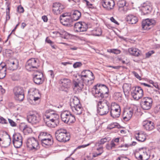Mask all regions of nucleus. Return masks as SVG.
Returning <instances> with one entry per match:
<instances>
[{"mask_svg": "<svg viewBox=\"0 0 160 160\" xmlns=\"http://www.w3.org/2000/svg\"><path fill=\"white\" fill-rule=\"evenodd\" d=\"M126 2L125 0H119L118 3V10L121 12L124 11Z\"/></svg>", "mask_w": 160, "mask_h": 160, "instance_id": "nucleus-39", "label": "nucleus"}, {"mask_svg": "<svg viewBox=\"0 0 160 160\" xmlns=\"http://www.w3.org/2000/svg\"><path fill=\"white\" fill-rule=\"evenodd\" d=\"M13 92L16 100H24V90L22 87L19 86H16L13 89Z\"/></svg>", "mask_w": 160, "mask_h": 160, "instance_id": "nucleus-10", "label": "nucleus"}, {"mask_svg": "<svg viewBox=\"0 0 160 160\" xmlns=\"http://www.w3.org/2000/svg\"><path fill=\"white\" fill-rule=\"evenodd\" d=\"M11 139L10 136L8 135V138L6 139L3 140L2 142H0V144L2 147L7 148L11 143Z\"/></svg>", "mask_w": 160, "mask_h": 160, "instance_id": "nucleus-38", "label": "nucleus"}, {"mask_svg": "<svg viewBox=\"0 0 160 160\" xmlns=\"http://www.w3.org/2000/svg\"><path fill=\"white\" fill-rule=\"evenodd\" d=\"M39 59L37 58H31V66L32 68H38L40 66Z\"/></svg>", "mask_w": 160, "mask_h": 160, "instance_id": "nucleus-35", "label": "nucleus"}, {"mask_svg": "<svg viewBox=\"0 0 160 160\" xmlns=\"http://www.w3.org/2000/svg\"><path fill=\"white\" fill-rule=\"evenodd\" d=\"M96 149V151L92 153V157L96 158L101 155L103 152V147L102 146H99Z\"/></svg>", "mask_w": 160, "mask_h": 160, "instance_id": "nucleus-36", "label": "nucleus"}, {"mask_svg": "<svg viewBox=\"0 0 160 160\" xmlns=\"http://www.w3.org/2000/svg\"><path fill=\"white\" fill-rule=\"evenodd\" d=\"M62 120L63 122L68 124L74 123L76 121L75 116L68 111H64L61 114Z\"/></svg>", "mask_w": 160, "mask_h": 160, "instance_id": "nucleus-8", "label": "nucleus"}, {"mask_svg": "<svg viewBox=\"0 0 160 160\" xmlns=\"http://www.w3.org/2000/svg\"><path fill=\"white\" fill-rule=\"evenodd\" d=\"M121 109L119 105L115 102H112L111 104L110 115L113 118H118L120 115Z\"/></svg>", "mask_w": 160, "mask_h": 160, "instance_id": "nucleus-9", "label": "nucleus"}, {"mask_svg": "<svg viewBox=\"0 0 160 160\" xmlns=\"http://www.w3.org/2000/svg\"><path fill=\"white\" fill-rule=\"evenodd\" d=\"M32 97L33 98V100H38L39 99H41V96L39 92V91L36 89L33 90L32 92Z\"/></svg>", "mask_w": 160, "mask_h": 160, "instance_id": "nucleus-43", "label": "nucleus"}, {"mask_svg": "<svg viewBox=\"0 0 160 160\" xmlns=\"http://www.w3.org/2000/svg\"><path fill=\"white\" fill-rule=\"evenodd\" d=\"M69 104L73 112L77 115L81 114L83 111L80 101H70Z\"/></svg>", "mask_w": 160, "mask_h": 160, "instance_id": "nucleus-7", "label": "nucleus"}, {"mask_svg": "<svg viewBox=\"0 0 160 160\" xmlns=\"http://www.w3.org/2000/svg\"><path fill=\"white\" fill-rule=\"evenodd\" d=\"M46 121V124L48 127L50 128H54L57 126V123L58 121L51 120L48 119H45Z\"/></svg>", "mask_w": 160, "mask_h": 160, "instance_id": "nucleus-41", "label": "nucleus"}, {"mask_svg": "<svg viewBox=\"0 0 160 160\" xmlns=\"http://www.w3.org/2000/svg\"><path fill=\"white\" fill-rule=\"evenodd\" d=\"M45 41L47 42L50 44L52 48L53 49H56L55 45L53 44V42L51 40H50L48 37L46 38Z\"/></svg>", "mask_w": 160, "mask_h": 160, "instance_id": "nucleus-51", "label": "nucleus"}, {"mask_svg": "<svg viewBox=\"0 0 160 160\" xmlns=\"http://www.w3.org/2000/svg\"><path fill=\"white\" fill-rule=\"evenodd\" d=\"M110 20L112 22L114 23L115 24L118 25L119 23L118 22L113 18V17H112L110 18Z\"/></svg>", "mask_w": 160, "mask_h": 160, "instance_id": "nucleus-63", "label": "nucleus"}, {"mask_svg": "<svg viewBox=\"0 0 160 160\" xmlns=\"http://www.w3.org/2000/svg\"><path fill=\"white\" fill-rule=\"evenodd\" d=\"M92 93L95 97L106 99L109 96L108 88L104 84H97L92 88Z\"/></svg>", "mask_w": 160, "mask_h": 160, "instance_id": "nucleus-1", "label": "nucleus"}, {"mask_svg": "<svg viewBox=\"0 0 160 160\" xmlns=\"http://www.w3.org/2000/svg\"><path fill=\"white\" fill-rule=\"evenodd\" d=\"M0 123L2 124H7L8 122L6 119L3 117L0 116Z\"/></svg>", "mask_w": 160, "mask_h": 160, "instance_id": "nucleus-55", "label": "nucleus"}, {"mask_svg": "<svg viewBox=\"0 0 160 160\" xmlns=\"http://www.w3.org/2000/svg\"><path fill=\"white\" fill-rule=\"evenodd\" d=\"M126 19L129 23L131 24H136L138 21L137 17L132 14L129 15L127 16Z\"/></svg>", "mask_w": 160, "mask_h": 160, "instance_id": "nucleus-32", "label": "nucleus"}, {"mask_svg": "<svg viewBox=\"0 0 160 160\" xmlns=\"http://www.w3.org/2000/svg\"><path fill=\"white\" fill-rule=\"evenodd\" d=\"M135 136L136 139L139 142H144L146 139L147 135L143 131H140L136 132Z\"/></svg>", "mask_w": 160, "mask_h": 160, "instance_id": "nucleus-25", "label": "nucleus"}, {"mask_svg": "<svg viewBox=\"0 0 160 160\" xmlns=\"http://www.w3.org/2000/svg\"><path fill=\"white\" fill-rule=\"evenodd\" d=\"M83 83L81 81L74 82L73 86L74 91L76 93L81 92L83 88Z\"/></svg>", "mask_w": 160, "mask_h": 160, "instance_id": "nucleus-23", "label": "nucleus"}, {"mask_svg": "<svg viewBox=\"0 0 160 160\" xmlns=\"http://www.w3.org/2000/svg\"><path fill=\"white\" fill-rule=\"evenodd\" d=\"M108 138H102L98 142L96 143L95 145L96 147L101 146V145L104 144L108 141Z\"/></svg>", "mask_w": 160, "mask_h": 160, "instance_id": "nucleus-47", "label": "nucleus"}, {"mask_svg": "<svg viewBox=\"0 0 160 160\" xmlns=\"http://www.w3.org/2000/svg\"><path fill=\"white\" fill-rule=\"evenodd\" d=\"M117 144L111 141L110 143L107 144L106 146V148L108 150H111L115 148Z\"/></svg>", "mask_w": 160, "mask_h": 160, "instance_id": "nucleus-46", "label": "nucleus"}, {"mask_svg": "<svg viewBox=\"0 0 160 160\" xmlns=\"http://www.w3.org/2000/svg\"><path fill=\"white\" fill-rule=\"evenodd\" d=\"M53 33L56 35V36L61 37L64 39H68L69 36V34L63 30H61L59 32L55 31L53 32Z\"/></svg>", "mask_w": 160, "mask_h": 160, "instance_id": "nucleus-33", "label": "nucleus"}, {"mask_svg": "<svg viewBox=\"0 0 160 160\" xmlns=\"http://www.w3.org/2000/svg\"><path fill=\"white\" fill-rule=\"evenodd\" d=\"M128 52L131 55L135 57H138L141 53V52L137 48L131 47L128 49Z\"/></svg>", "mask_w": 160, "mask_h": 160, "instance_id": "nucleus-28", "label": "nucleus"}, {"mask_svg": "<svg viewBox=\"0 0 160 160\" xmlns=\"http://www.w3.org/2000/svg\"><path fill=\"white\" fill-rule=\"evenodd\" d=\"M88 28L87 24L83 22H79L75 23L74 25V30L76 32H81L86 31Z\"/></svg>", "mask_w": 160, "mask_h": 160, "instance_id": "nucleus-16", "label": "nucleus"}, {"mask_svg": "<svg viewBox=\"0 0 160 160\" xmlns=\"http://www.w3.org/2000/svg\"><path fill=\"white\" fill-rule=\"evenodd\" d=\"M154 111L156 112H158L160 111V105L157 106L154 108Z\"/></svg>", "mask_w": 160, "mask_h": 160, "instance_id": "nucleus-61", "label": "nucleus"}, {"mask_svg": "<svg viewBox=\"0 0 160 160\" xmlns=\"http://www.w3.org/2000/svg\"><path fill=\"white\" fill-rule=\"evenodd\" d=\"M114 97L115 100H121L122 99V95L121 93L116 92L114 94Z\"/></svg>", "mask_w": 160, "mask_h": 160, "instance_id": "nucleus-49", "label": "nucleus"}, {"mask_svg": "<svg viewBox=\"0 0 160 160\" xmlns=\"http://www.w3.org/2000/svg\"><path fill=\"white\" fill-rule=\"evenodd\" d=\"M152 5L151 3L146 2L142 3L141 6V10L143 15L149 13L152 10Z\"/></svg>", "mask_w": 160, "mask_h": 160, "instance_id": "nucleus-17", "label": "nucleus"}, {"mask_svg": "<svg viewBox=\"0 0 160 160\" xmlns=\"http://www.w3.org/2000/svg\"><path fill=\"white\" fill-rule=\"evenodd\" d=\"M124 111L123 114V119L125 121H128L132 118L133 114H138L140 112V109L135 105H131L130 106L124 105Z\"/></svg>", "mask_w": 160, "mask_h": 160, "instance_id": "nucleus-2", "label": "nucleus"}, {"mask_svg": "<svg viewBox=\"0 0 160 160\" xmlns=\"http://www.w3.org/2000/svg\"><path fill=\"white\" fill-rule=\"evenodd\" d=\"M42 145L44 147H49L53 143V139L52 136L41 142Z\"/></svg>", "mask_w": 160, "mask_h": 160, "instance_id": "nucleus-34", "label": "nucleus"}, {"mask_svg": "<svg viewBox=\"0 0 160 160\" xmlns=\"http://www.w3.org/2000/svg\"><path fill=\"white\" fill-rule=\"evenodd\" d=\"M31 142L32 147H31V150L32 152L36 151L38 148V141L35 139L34 137H31Z\"/></svg>", "mask_w": 160, "mask_h": 160, "instance_id": "nucleus-30", "label": "nucleus"}, {"mask_svg": "<svg viewBox=\"0 0 160 160\" xmlns=\"http://www.w3.org/2000/svg\"><path fill=\"white\" fill-rule=\"evenodd\" d=\"M52 136L51 134L45 132H41L38 136V138L41 141V142L50 138Z\"/></svg>", "mask_w": 160, "mask_h": 160, "instance_id": "nucleus-37", "label": "nucleus"}, {"mask_svg": "<svg viewBox=\"0 0 160 160\" xmlns=\"http://www.w3.org/2000/svg\"><path fill=\"white\" fill-rule=\"evenodd\" d=\"M102 4L104 8L110 10L113 8L115 2L114 0H102Z\"/></svg>", "mask_w": 160, "mask_h": 160, "instance_id": "nucleus-22", "label": "nucleus"}, {"mask_svg": "<svg viewBox=\"0 0 160 160\" xmlns=\"http://www.w3.org/2000/svg\"><path fill=\"white\" fill-rule=\"evenodd\" d=\"M24 9L23 7L19 5L17 8V11L19 13H22L24 12Z\"/></svg>", "mask_w": 160, "mask_h": 160, "instance_id": "nucleus-56", "label": "nucleus"}, {"mask_svg": "<svg viewBox=\"0 0 160 160\" xmlns=\"http://www.w3.org/2000/svg\"><path fill=\"white\" fill-rule=\"evenodd\" d=\"M102 34L101 29L100 28H98L95 30H93L91 31L90 34L91 35L95 36H100Z\"/></svg>", "mask_w": 160, "mask_h": 160, "instance_id": "nucleus-45", "label": "nucleus"}, {"mask_svg": "<svg viewBox=\"0 0 160 160\" xmlns=\"http://www.w3.org/2000/svg\"><path fill=\"white\" fill-rule=\"evenodd\" d=\"M118 124L117 123H113L109 124L108 126V128L110 129L116 128L118 127Z\"/></svg>", "mask_w": 160, "mask_h": 160, "instance_id": "nucleus-50", "label": "nucleus"}, {"mask_svg": "<svg viewBox=\"0 0 160 160\" xmlns=\"http://www.w3.org/2000/svg\"><path fill=\"white\" fill-rule=\"evenodd\" d=\"M132 95L134 99L138 100L143 96V89L139 86H136L133 93H132Z\"/></svg>", "mask_w": 160, "mask_h": 160, "instance_id": "nucleus-18", "label": "nucleus"}, {"mask_svg": "<svg viewBox=\"0 0 160 160\" xmlns=\"http://www.w3.org/2000/svg\"><path fill=\"white\" fill-rule=\"evenodd\" d=\"M155 21L153 19H146L142 22V28L144 30H149L156 24Z\"/></svg>", "mask_w": 160, "mask_h": 160, "instance_id": "nucleus-14", "label": "nucleus"}, {"mask_svg": "<svg viewBox=\"0 0 160 160\" xmlns=\"http://www.w3.org/2000/svg\"><path fill=\"white\" fill-rule=\"evenodd\" d=\"M30 61V59H29L27 61L25 65V68L26 70L28 72H30V62H29Z\"/></svg>", "mask_w": 160, "mask_h": 160, "instance_id": "nucleus-52", "label": "nucleus"}, {"mask_svg": "<svg viewBox=\"0 0 160 160\" xmlns=\"http://www.w3.org/2000/svg\"><path fill=\"white\" fill-rule=\"evenodd\" d=\"M117 160H130L129 159L126 157H121L118 158Z\"/></svg>", "mask_w": 160, "mask_h": 160, "instance_id": "nucleus-64", "label": "nucleus"}, {"mask_svg": "<svg viewBox=\"0 0 160 160\" xmlns=\"http://www.w3.org/2000/svg\"><path fill=\"white\" fill-rule=\"evenodd\" d=\"M131 85L129 84L125 83L123 86V92L127 94L129 93L131 90Z\"/></svg>", "mask_w": 160, "mask_h": 160, "instance_id": "nucleus-44", "label": "nucleus"}, {"mask_svg": "<svg viewBox=\"0 0 160 160\" xmlns=\"http://www.w3.org/2000/svg\"><path fill=\"white\" fill-rule=\"evenodd\" d=\"M90 144H91V143H89L87 144L83 145H82L79 146L77 148V149H80L81 148H85L88 146H89Z\"/></svg>", "mask_w": 160, "mask_h": 160, "instance_id": "nucleus-60", "label": "nucleus"}, {"mask_svg": "<svg viewBox=\"0 0 160 160\" xmlns=\"http://www.w3.org/2000/svg\"><path fill=\"white\" fill-rule=\"evenodd\" d=\"M106 67L108 68H112L114 69H119L121 67V66H112L110 65H107L106 66Z\"/></svg>", "mask_w": 160, "mask_h": 160, "instance_id": "nucleus-58", "label": "nucleus"}, {"mask_svg": "<svg viewBox=\"0 0 160 160\" xmlns=\"http://www.w3.org/2000/svg\"><path fill=\"white\" fill-rule=\"evenodd\" d=\"M33 80L35 83L37 84H42L44 81L43 73L40 72H37L33 75Z\"/></svg>", "mask_w": 160, "mask_h": 160, "instance_id": "nucleus-21", "label": "nucleus"}, {"mask_svg": "<svg viewBox=\"0 0 160 160\" xmlns=\"http://www.w3.org/2000/svg\"><path fill=\"white\" fill-rule=\"evenodd\" d=\"M31 114V123L32 124H35L38 123L40 120V116L39 114L36 112Z\"/></svg>", "mask_w": 160, "mask_h": 160, "instance_id": "nucleus-27", "label": "nucleus"}, {"mask_svg": "<svg viewBox=\"0 0 160 160\" xmlns=\"http://www.w3.org/2000/svg\"><path fill=\"white\" fill-rule=\"evenodd\" d=\"M56 139L61 142H66L70 139V136L67 130L64 128H60L55 133Z\"/></svg>", "mask_w": 160, "mask_h": 160, "instance_id": "nucleus-4", "label": "nucleus"}, {"mask_svg": "<svg viewBox=\"0 0 160 160\" xmlns=\"http://www.w3.org/2000/svg\"><path fill=\"white\" fill-rule=\"evenodd\" d=\"M5 63L2 62L0 63V79H2L6 76L7 69Z\"/></svg>", "mask_w": 160, "mask_h": 160, "instance_id": "nucleus-26", "label": "nucleus"}, {"mask_svg": "<svg viewBox=\"0 0 160 160\" xmlns=\"http://www.w3.org/2000/svg\"><path fill=\"white\" fill-rule=\"evenodd\" d=\"M7 8L6 9V21L10 19V3L8 2H6L5 3Z\"/></svg>", "mask_w": 160, "mask_h": 160, "instance_id": "nucleus-42", "label": "nucleus"}, {"mask_svg": "<svg viewBox=\"0 0 160 160\" xmlns=\"http://www.w3.org/2000/svg\"><path fill=\"white\" fill-rule=\"evenodd\" d=\"M19 128L21 130H22L24 135L29 134L30 133V128L25 123H21L19 126Z\"/></svg>", "mask_w": 160, "mask_h": 160, "instance_id": "nucleus-29", "label": "nucleus"}, {"mask_svg": "<svg viewBox=\"0 0 160 160\" xmlns=\"http://www.w3.org/2000/svg\"><path fill=\"white\" fill-rule=\"evenodd\" d=\"M72 20L73 21H77L78 20L81 16V13L78 10H75L73 13V14L71 15Z\"/></svg>", "mask_w": 160, "mask_h": 160, "instance_id": "nucleus-40", "label": "nucleus"}, {"mask_svg": "<svg viewBox=\"0 0 160 160\" xmlns=\"http://www.w3.org/2000/svg\"><path fill=\"white\" fill-rule=\"evenodd\" d=\"M134 156L138 160H149L151 157L149 152L143 148H141L135 150Z\"/></svg>", "mask_w": 160, "mask_h": 160, "instance_id": "nucleus-6", "label": "nucleus"}, {"mask_svg": "<svg viewBox=\"0 0 160 160\" xmlns=\"http://www.w3.org/2000/svg\"><path fill=\"white\" fill-rule=\"evenodd\" d=\"M44 118V119L58 121L59 116L55 111L49 109L46 111Z\"/></svg>", "mask_w": 160, "mask_h": 160, "instance_id": "nucleus-13", "label": "nucleus"}, {"mask_svg": "<svg viewBox=\"0 0 160 160\" xmlns=\"http://www.w3.org/2000/svg\"><path fill=\"white\" fill-rule=\"evenodd\" d=\"M22 135L19 133H15L12 136V143L14 147L16 148L21 147L22 144Z\"/></svg>", "mask_w": 160, "mask_h": 160, "instance_id": "nucleus-12", "label": "nucleus"}, {"mask_svg": "<svg viewBox=\"0 0 160 160\" xmlns=\"http://www.w3.org/2000/svg\"><path fill=\"white\" fill-rule=\"evenodd\" d=\"M82 81L86 85H90L93 82L95 77L92 72L89 70L82 71L79 75Z\"/></svg>", "mask_w": 160, "mask_h": 160, "instance_id": "nucleus-3", "label": "nucleus"}, {"mask_svg": "<svg viewBox=\"0 0 160 160\" xmlns=\"http://www.w3.org/2000/svg\"><path fill=\"white\" fill-rule=\"evenodd\" d=\"M41 155L46 156H47V152L45 150L42 149L40 151Z\"/></svg>", "mask_w": 160, "mask_h": 160, "instance_id": "nucleus-59", "label": "nucleus"}, {"mask_svg": "<svg viewBox=\"0 0 160 160\" xmlns=\"http://www.w3.org/2000/svg\"><path fill=\"white\" fill-rule=\"evenodd\" d=\"M6 67L7 69L10 70L14 71L16 70L18 66V62L16 59H10L7 61Z\"/></svg>", "mask_w": 160, "mask_h": 160, "instance_id": "nucleus-15", "label": "nucleus"}, {"mask_svg": "<svg viewBox=\"0 0 160 160\" xmlns=\"http://www.w3.org/2000/svg\"><path fill=\"white\" fill-rule=\"evenodd\" d=\"M154 53H155V52L153 50H152V51H149L147 53H146V58H149L151 56V55L152 54Z\"/></svg>", "mask_w": 160, "mask_h": 160, "instance_id": "nucleus-57", "label": "nucleus"}, {"mask_svg": "<svg viewBox=\"0 0 160 160\" xmlns=\"http://www.w3.org/2000/svg\"><path fill=\"white\" fill-rule=\"evenodd\" d=\"M110 104L107 101H99L97 103L98 112L100 115L107 114L109 111Z\"/></svg>", "mask_w": 160, "mask_h": 160, "instance_id": "nucleus-5", "label": "nucleus"}, {"mask_svg": "<svg viewBox=\"0 0 160 160\" xmlns=\"http://www.w3.org/2000/svg\"><path fill=\"white\" fill-rule=\"evenodd\" d=\"M64 6L59 3H55L52 6V11L54 14L58 15L63 11Z\"/></svg>", "mask_w": 160, "mask_h": 160, "instance_id": "nucleus-20", "label": "nucleus"}, {"mask_svg": "<svg viewBox=\"0 0 160 160\" xmlns=\"http://www.w3.org/2000/svg\"><path fill=\"white\" fill-rule=\"evenodd\" d=\"M132 73L139 80L141 79V77L137 72H136L135 71H133L132 72Z\"/></svg>", "mask_w": 160, "mask_h": 160, "instance_id": "nucleus-62", "label": "nucleus"}, {"mask_svg": "<svg viewBox=\"0 0 160 160\" xmlns=\"http://www.w3.org/2000/svg\"><path fill=\"white\" fill-rule=\"evenodd\" d=\"M108 52L110 53H112L116 54H120L121 51L117 49H109L108 50Z\"/></svg>", "mask_w": 160, "mask_h": 160, "instance_id": "nucleus-48", "label": "nucleus"}, {"mask_svg": "<svg viewBox=\"0 0 160 160\" xmlns=\"http://www.w3.org/2000/svg\"><path fill=\"white\" fill-rule=\"evenodd\" d=\"M60 22L63 25L69 26L72 23V20L71 14L68 12H66L62 14L60 16Z\"/></svg>", "mask_w": 160, "mask_h": 160, "instance_id": "nucleus-11", "label": "nucleus"}, {"mask_svg": "<svg viewBox=\"0 0 160 160\" xmlns=\"http://www.w3.org/2000/svg\"><path fill=\"white\" fill-rule=\"evenodd\" d=\"M152 103V101H142L141 102V105L143 109L148 110L151 108Z\"/></svg>", "mask_w": 160, "mask_h": 160, "instance_id": "nucleus-31", "label": "nucleus"}, {"mask_svg": "<svg viewBox=\"0 0 160 160\" xmlns=\"http://www.w3.org/2000/svg\"><path fill=\"white\" fill-rule=\"evenodd\" d=\"M59 83L63 90L66 91V89H69L72 85L71 80L68 78L61 79L59 81Z\"/></svg>", "mask_w": 160, "mask_h": 160, "instance_id": "nucleus-19", "label": "nucleus"}, {"mask_svg": "<svg viewBox=\"0 0 160 160\" xmlns=\"http://www.w3.org/2000/svg\"><path fill=\"white\" fill-rule=\"evenodd\" d=\"M142 126L143 128L148 131L153 130L155 128L154 123L149 120H145L142 123Z\"/></svg>", "mask_w": 160, "mask_h": 160, "instance_id": "nucleus-24", "label": "nucleus"}, {"mask_svg": "<svg viewBox=\"0 0 160 160\" xmlns=\"http://www.w3.org/2000/svg\"><path fill=\"white\" fill-rule=\"evenodd\" d=\"M8 121L9 122V123L10 124V125L12 127H16L17 126V124L14 122L12 120L8 118Z\"/></svg>", "mask_w": 160, "mask_h": 160, "instance_id": "nucleus-54", "label": "nucleus"}, {"mask_svg": "<svg viewBox=\"0 0 160 160\" xmlns=\"http://www.w3.org/2000/svg\"><path fill=\"white\" fill-rule=\"evenodd\" d=\"M82 65L81 62H77L74 63L73 67L74 68H77L81 67Z\"/></svg>", "mask_w": 160, "mask_h": 160, "instance_id": "nucleus-53", "label": "nucleus"}]
</instances>
